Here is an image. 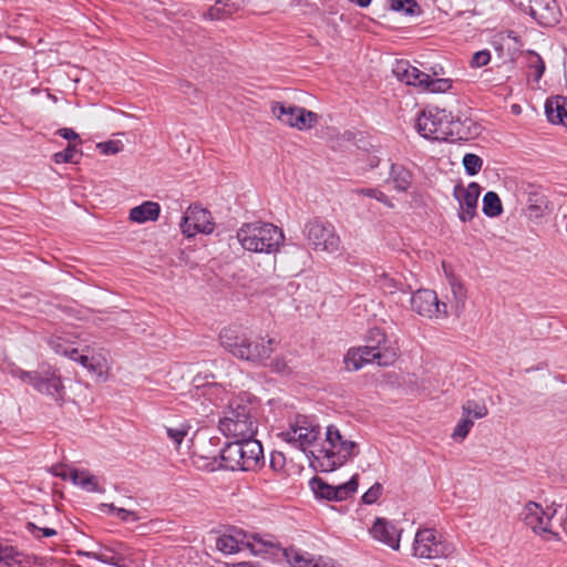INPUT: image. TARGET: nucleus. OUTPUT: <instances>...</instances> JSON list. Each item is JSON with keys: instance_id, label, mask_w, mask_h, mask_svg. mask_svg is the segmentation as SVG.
Returning <instances> with one entry per match:
<instances>
[{"instance_id": "1", "label": "nucleus", "mask_w": 567, "mask_h": 567, "mask_svg": "<svg viewBox=\"0 0 567 567\" xmlns=\"http://www.w3.org/2000/svg\"><path fill=\"white\" fill-rule=\"evenodd\" d=\"M258 429V402L249 393L243 392L234 396L224 416L219 420V430L234 439L254 437Z\"/></svg>"}, {"instance_id": "2", "label": "nucleus", "mask_w": 567, "mask_h": 567, "mask_svg": "<svg viewBox=\"0 0 567 567\" xmlns=\"http://www.w3.org/2000/svg\"><path fill=\"white\" fill-rule=\"evenodd\" d=\"M221 347L237 359L254 364H265L271 357L275 340L271 338H252L238 327L224 328L219 333Z\"/></svg>"}, {"instance_id": "3", "label": "nucleus", "mask_w": 567, "mask_h": 567, "mask_svg": "<svg viewBox=\"0 0 567 567\" xmlns=\"http://www.w3.org/2000/svg\"><path fill=\"white\" fill-rule=\"evenodd\" d=\"M359 454V445L346 439L336 425H328L322 447L315 456L321 472H332Z\"/></svg>"}, {"instance_id": "4", "label": "nucleus", "mask_w": 567, "mask_h": 567, "mask_svg": "<svg viewBox=\"0 0 567 567\" xmlns=\"http://www.w3.org/2000/svg\"><path fill=\"white\" fill-rule=\"evenodd\" d=\"M237 239L248 251L272 254L279 250L285 235L274 224L255 221L244 224L237 231Z\"/></svg>"}, {"instance_id": "5", "label": "nucleus", "mask_w": 567, "mask_h": 567, "mask_svg": "<svg viewBox=\"0 0 567 567\" xmlns=\"http://www.w3.org/2000/svg\"><path fill=\"white\" fill-rule=\"evenodd\" d=\"M216 548L226 555H231L247 548L255 556H260L268 554L272 548L279 549V543L271 535H248L243 529L231 528L216 538Z\"/></svg>"}, {"instance_id": "6", "label": "nucleus", "mask_w": 567, "mask_h": 567, "mask_svg": "<svg viewBox=\"0 0 567 567\" xmlns=\"http://www.w3.org/2000/svg\"><path fill=\"white\" fill-rule=\"evenodd\" d=\"M262 458V446L254 437L236 439L220 452L221 466L230 471H252Z\"/></svg>"}, {"instance_id": "7", "label": "nucleus", "mask_w": 567, "mask_h": 567, "mask_svg": "<svg viewBox=\"0 0 567 567\" xmlns=\"http://www.w3.org/2000/svg\"><path fill=\"white\" fill-rule=\"evenodd\" d=\"M393 74L398 80L408 84L420 86L431 93H444L452 86L450 79H432L427 73L420 71L410 64L409 61H398L393 68Z\"/></svg>"}, {"instance_id": "8", "label": "nucleus", "mask_w": 567, "mask_h": 567, "mask_svg": "<svg viewBox=\"0 0 567 567\" xmlns=\"http://www.w3.org/2000/svg\"><path fill=\"white\" fill-rule=\"evenodd\" d=\"M556 509L551 507L543 508L538 503L528 502L524 506L520 517L525 525L543 539L559 540V533L555 529L553 524Z\"/></svg>"}, {"instance_id": "9", "label": "nucleus", "mask_w": 567, "mask_h": 567, "mask_svg": "<svg viewBox=\"0 0 567 567\" xmlns=\"http://www.w3.org/2000/svg\"><path fill=\"white\" fill-rule=\"evenodd\" d=\"M320 435V426L307 415H297L289 422V427L278 436L292 447L306 451Z\"/></svg>"}, {"instance_id": "10", "label": "nucleus", "mask_w": 567, "mask_h": 567, "mask_svg": "<svg viewBox=\"0 0 567 567\" xmlns=\"http://www.w3.org/2000/svg\"><path fill=\"white\" fill-rule=\"evenodd\" d=\"M306 236L316 251L336 254L339 251L341 240L336 227L326 220L313 219L306 225Z\"/></svg>"}, {"instance_id": "11", "label": "nucleus", "mask_w": 567, "mask_h": 567, "mask_svg": "<svg viewBox=\"0 0 567 567\" xmlns=\"http://www.w3.org/2000/svg\"><path fill=\"white\" fill-rule=\"evenodd\" d=\"M413 551L416 557L435 559L447 557L454 551L451 543L442 539L432 528L419 529L413 543Z\"/></svg>"}, {"instance_id": "12", "label": "nucleus", "mask_w": 567, "mask_h": 567, "mask_svg": "<svg viewBox=\"0 0 567 567\" xmlns=\"http://www.w3.org/2000/svg\"><path fill=\"white\" fill-rule=\"evenodd\" d=\"M140 550L130 547L124 543H115L112 546H103L99 551H89V558L99 560L114 567H137Z\"/></svg>"}, {"instance_id": "13", "label": "nucleus", "mask_w": 567, "mask_h": 567, "mask_svg": "<svg viewBox=\"0 0 567 567\" xmlns=\"http://www.w3.org/2000/svg\"><path fill=\"white\" fill-rule=\"evenodd\" d=\"M416 128L423 137L433 141H447L452 135L445 111L437 109L422 111L416 121Z\"/></svg>"}, {"instance_id": "14", "label": "nucleus", "mask_w": 567, "mask_h": 567, "mask_svg": "<svg viewBox=\"0 0 567 567\" xmlns=\"http://www.w3.org/2000/svg\"><path fill=\"white\" fill-rule=\"evenodd\" d=\"M271 112L282 124L300 131L311 128L318 122V115L315 112L280 102L272 103Z\"/></svg>"}, {"instance_id": "15", "label": "nucleus", "mask_w": 567, "mask_h": 567, "mask_svg": "<svg viewBox=\"0 0 567 567\" xmlns=\"http://www.w3.org/2000/svg\"><path fill=\"white\" fill-rule=\"evenodd\" d=\"M411 308L422 317L442 319L447 317V306L440 302L436 292L431 289H419L411 297Z\"/></svg>"}, {"instance_id": "16", "label": "nucleus", "mask_w": 567, "mask_h": 567, "mask_svg": "<svg viewBox=\"0 0 567 567\" xmlns=\"http://www.w3.org/2000/svg\"><path fill=\"white\" fill-rule=\"evenodd\" d=\"M214 228L210 212L197 205L187 208L181 223L182 233L188 238L197 233L212 234Z\"/></svg>"}, {"instance_id": "17", "label": "nucleus", "mask_w": 567, "mask_h": 567, "mask_svg": "<svg viewBox=\"0 0 567 567\" xmlns=\"http://www.w3.org/2000/svg\"><path fill=\"white\" fill-rule=\"evenodd\" d=\"M310 485L317 497L340 502L351 497L357 492L359 475L354 474L350 481L338 486L329 485L323 480L315 477L311 480Z\"/></svg>"}, {"instance_id": "18", "label": "nucleus", "mask_w": 567, "mask_h": 567, "mask_svg": "<svg viewBox=\"0 0 567 567\" xmlns=\"http://www.w3.org/2000/svg\"><path fill=\"white\" fill-rule=\"evenodd\" d=\"M480 194L481 187L477 183H471L467 187H454V196L460 205L458 217L462 221H468L476 215Z\"/></svg>"}, {"instance_id": "19", "label": "nucleus", "mask_w": 567, "mask_h": 567, "mask_svg": "<svg viewBox=\"0 0 567 567\" xmlns=\"http://www.w3.org/2000/svg\"><path fill=\"white\" fill-rule=\"evenodd\" d=\"M33 388L38 392L47 394L56 401L62 400L64 395L62 379L58 370L51 367L38 373Z\"/></svg>"}, {"instance_id": "20", "label": "nucleus", "mask_w": 567, "mask_h": 567, "mask_svg": "<svg viewBox=\"0 0 567 567\" xmlns=\"http://www.w3.org/2000/svg\"><path fill=\"white\" fill-rule=\"evenodd\" d=\"M530 16L544 27H553L559 21L560 10L556 0H529Z\"/></svg>"}, {"instance_id": "21", "label": "nucleus", "mask_w": 567, "mask_h": 567, "mask_svg": "<svg viewBox=\"0 0 567 567\" xmlns=\"http://www.w3.org/2000/svg\"><path fill=\"white\" fill-rule=\"evenodd\" d=\"M370 532L373 538L377 540L386 544L393 549H399L400 535L398 529L388 520L383 518H377Z\"/></svg>"}, {"instance_id": "22", "label": "nucleus", "mask_w": 567, "mask_h": 567, "mask_svg": "<svg viewBox=\"0 0 567 567\" xmlns=\"http://www.w3.org/2000/svg\"><path fill=\"white\" fill-rule=\"evenodd\" d=\"M546 115L553 124H561L567 127V99L555 96L548 99L545 104Z\"/></svg>"}, {"instance_id": "23", "label": "nucleus", "mask_w": 567, "mask_h": 567, "mask_svg": "<svg viewBox=\"0 0 567 567\" xmlns=\"http://www.w3.org/2000/svg\"><path fill=\"white\" fill-rule=\"evenodd\" d=\"M161 207L155 202H145L130 212V219L135 223L154 221L159 217Z\"/></svg>"}, {"instance_id": "24", "label": "nucleus", "mask_w": 567, "mask_h": 567, "mask_svg": "<svg viewBox=\"0 0 567 567\" xmlns=\"http://www.w3.org/2000/svg\"><path fill=\"white\" fill-rule=\"evenodd\" d=\"M367 342L374 350V352H380L381 354L384 348H392L395 352V359L399 355V348L396 342L390 340L385 332L380 328H371L368 331Z\"/></svg>"}, {"instance_id": "25", "label": "nucleus", "mask_w": 567, "mask_h": 567, "mask_svg": "<svg viewBox=\"0 0 567 567\" xmlns=\"http://www.w3.org/2000/svg\"><path fill=\"white\" fill-rule=\"evenodd\" d=\"M277 551H282L284 556L286 557L287 561L290 564L291 567H315V558L310 556L308 553H301L292 547L290 548H282L279 545L278 548H272L269 550V553L275 554Z\"/></svg>"}, {"instance_id": "26", "label": "nucleus", "mask_w": 567, "mask_h": 567, "mask_svg": "<svg viewBox=\"0 0 567 567\" xmlns=\"http://www.w3.org/2000/svg\"><path fill=\"white\" fill-rule=\"evenodd\" d=\"M359 351H362V357L367 359V363L377 361L381 367H388L395 362V352L392 348L383 349L382 353L374 352V350L369 346L357 348Z\"/></svg>"}, {"instance_id": "27", "label": "nucleus", "mask_w": 567, "mask_h": 567, "mask_svg": "<svg viewBox=\"0 0 567 567\" xmlns=\"http://www.w3.org/2000/svg\"><path fill=\"white\" fill-rule=\"evenodd\" d=\"M238 9L239 6L234 1L216 0L204 16L209 20H223L233 16Z\"/></svg>"}, {"instance_id": "28", "label": "nucleus", "mask_w": 567, "mask_h": 567, "mask_svg": "<svg viewBox=\"0 0 567 567\" xmlns=\"http://www.w3.org/2000/svg\"><path fill=\"white\" fill-rule=\"evenodd\" d=\"M69 477L73 484L81 486L87 492H99V482L96 477L89 473L86 470L72 468L69 472Z\"/></svg>"}, {"instance_id": "29", "label": "nucleus", "mask_w": 567, "mask_h": 567, "mask_svg": "<svg viewBox=\"0 0 567 567\" xmlns=\"http://www.w3.org/2000/svg\"><path fill=\"white\" fill-rule=\"evenodd\" d=\"M49 347L56 353L69 359H74V354H78V349L74 347V342L62 336H51L48 339Z\"/></svg>"}, {"instance_id": "30", "label": "nucleus", "mask_w": 567, "mask_h": 567, "mask_svg": "<svg viewBox=\"0 0 567 567\" xmlns=\"http://www.w3.org/2000/svg\"><path fill=\"white\" fill-rule=\"evenodd\" d=\"M483 213L488 217H497L503 213L501 198L495 192H487L484 195Z\"/></svg>"}, {"instance_id": "31", "label": "nucleus", "mask_w": 567, "mask_h": 567, "mask_svg": "<svg viewBox=\"0 0 567 567\" xmlns=\"http://www.w3.org/2000/svg\"><path fill=\"white\" fill-rule=\"evenodd\" d=\"M463 415L468 419H483L487 415L488 410L485 405V403L475 401V400H468L466 401L462 406Z\"/></svg>"}, {"instance_id": "32", "label": "nucleus", "mask_w": 567, "mask_h": 567, "mask_svg": "<svg viewBox=\"0 0 567 567\" xmlns=\"http://www.w3.org/2000/svg\"><path fill=\"white\" fill-rule=\"evenodd\" d=\"M343 363L348 371H358L367 364V359L362 357V351L352 348L344 355Z\"/></svg>"}, {"instance_id": "33", "label": "nucleus", "mask_w": 567, "mask_h": 567, "mask_svg": "<svg viewBox=\"0 0 567 567\" xmlns=\"http://www.w3.org/2000/svg\"><path fill=\"white\" fill-rule=\"evenodd\" d=\"M527 68L534 71V80L539 81L545 72V62L539 54L527 51L525 54Z\"/></svg>"}, {"instance_id": "34", "label": "nucleus", "mask_w": 567, "mask_h": 567, "mask_svg": "<svg viewBox=\"0 0 567 567\" xmlns=\"http://www.w3.org/2000/svg\"><path fill=\"white\" fill-rule=\"evenodd\" d=\"M392 183L393 187L399 192H404L409 188L411 184L410 173L403 168L396 169L394 166L392 167Z\"/></svg>"}, {"instance_id": "35", "label": "nucleus", "mask_w": 567, "mask_h": 567, "mask_svg": "<svg viewBox=\"0 0 567 567\" xmlns=\"http://www.w3.org/2000/svg\"><path fill=\"white\" fill-rule=\"evenodd\" d=\"M21 556L22 553L18 551L14 547L0 544V563L7 566L21 564Z\"/></svg>"}, {"instance_id": "36", "label": "nucleus", "mask_w": 567, "mask_h": 567, "mask_svg": "<svg viewBox=\"0 0 567 567\" xmlns=\"http://www.w3.org/2000/svg\"><path fill=\"white\" fill-rule=\"evenodd\" d=\"M81 155V152L74 145L69 144L64 151L55 153L53 159L56 164L78 163V158Z\"/></svg>"}, {"instance_id": "37", "label": "nucleus", "mask_w": 567, "mask_h": 567, "mask_svg": "<svg viewBox=\"0 0 567 567\" xmlns=\"http://www.w3.org/2000/svg\"><path fill=\"white\" fill-rule=\"evenodd\" d=\"M526 207V216L528 218H539L544 215L546 208V200L543 197L529 198Z\"/></svg>"}, {"instance_id": "38", "label": "nucleus", "mask_w": 567, "mask_h": 567, "mask_svg": "<svg viewBox=\"0 0 567 567\" xmlns=\"http://www.w3.org/2000/svg\"><path fill=\"white\" fill-rule=\"evenodd\" d=\"M463 165L466 173L471 176H474L481 171L483 161L476 154L467 153L463 157Z\"/></svg>"}, {"instance_id": "39", "label": "nucleus", "mask_w": 567, "mask_h": 567, "mask_svg": "<svg viewBox=\"0 0 567 567\" xmlns=\"http://www.w3.org/2000/svg\"><path fill=\"white\" fill-rule=\"evenodd\" d=\"M353 193H355L357 195H362V196H367L370 198H374L378 202L384 204L385 206H388L390 208L393 207V204L388 198V196L378 188H358V189L353 190Z\"/></svg>"}, {"instance_id": "40", "label": "nucleus", "mask_w": 567, "mask_h": 567, "mask_svg": "<svg viewBox=\"0 0 567 567\" xmlns=\"http://www.w3.org/2000/svg\"><path fill=\"white\" fill-rule=\"evenodd\" d=\"M473 425L474 421L463 415V417L457 422L456 426L454 427L452 437L457 441H463L468 435Z\"/></svg>"}, {"instance_id": "41", "label": "nucleus", "mask_w": 567, "mask_h": 567, "mask_svg": "<svg viewBox=\"0 0 567 567\" xmlns=\"http://www.w3.org/2000/svg\"><path fill=\"white\" fill-rule=\"evenodd\" d=\"M375 282L386 293H394L398 289V282L385 272L377 275Z\"/></svg>"}, {"instance_id": "42", "label": "nucleus", "mask_w": 567, "mask_h": 567, "mask_svg": "<svg viewBox=\"0 0 567 567\" xmlns=\"http://www.w3.org/2000/svg\"><path fill=\"white\" fill-rule=\"evenodd\" d=\"M189 425L183 423L177 427H166V434L178 446L187 435Z\"/></svg>"}, {"instance_id": "43", "label": "nucleus", "mask_w": 567, "mask_h": 567, "mask_svg": "<svg viewBox=\"0 0 567 567\" xmlns=\"http://www.w3.org/2000/svg\"><path fill=\"white\" fill-rule=\"evenodd\" d=\"M74 361L79 362L82 367H84L89 372L95 373L97 375L103 374V367L100 363H93L92 359H90L87 355L81 354H74Z\"/></svg>"}, {"instance_id": "44", "label": "nucleus", "mask_w": 567, "mask_h": 567, "mask_svg": "<svg viewBox=\"0 0 567 567\" xmlns=\"http://www.w3.org/2000/svg\"><path fill=\"white\" fill-rule=\"evenodd\" d=\"M383 487L380 483L373 484L363 495L362 503L367 505L374 504L382 495Z\"/></svg>"}, {"instance_id": "45", "label": "nucleus", "mask_w": 567, "mask_h": 567, "mask_svg": "<svg viewBox=\"0 0 567 567\" xmlns=\"http://www.w3.org/2000/svg\"><path fill=\"white\" fill-rule=\"evenodd\" d=\"M390 7L394 11H403L408 14H413L417 4L414 0H391Z\"/></svg>"}, {"instance_id": "46", "label": "nucleus", "mask_w": 567, "mask_h": 567, "mask_svg": "<svg viewBox=\"0 0 567 567\" xmlns=\"http://www.w3.org/2000/svg\"><path fill=\"white\" fill-rule=\"evenodd\" d=\"M97 148L104 155H114L120 153L123 150V144L120 141H107L97 144Z\"/></svg>"}, {"instance_id": "47", "label": "nucleus", "mask_w": 567, "mask_h": 567, "mask_svg": "<svg viewBox=\"0 0 567 567\" xmlns=\"http://www.w3.org/2000/svg\"><path fill=\"white\" fill-rule=\"evenodd\" d=\"M11 375L18 378L22 382L34 385L35 379L38 378V371H24L20 368H13L10 371Z\"/></svg>"}, {"instance_id": "48", "label": "nucleus", "mask_w": 567, "mask_h": 567, "mask_svg": "<svg viewBox=\"0 0 567 567\" xmlns=\"http://www.w3.org/2000/svg\"><path fill=\"white\" fill-rule=\"evenodd\" d=\"M11 375L18 378L22 382L34 385L35 379L38 378V371H24L20 368H13L10 371Z\"/></svg>"}, {"instance_id": "49", "label": "nucleus", "mask_w": 567, "mask_h": 567, "mask_svg": "<svg viewBox=\"0 0 567 567\" xmlns=\"http://www.w3.org/2000/svg\"><path fill=\"white\" fill-rule=\"evenodd\" d=\"M106 506L109 507L110 512H113L123 522H137L140 519L135 512L122 507H115L113 504Z\"/></svg>"}, {"instance_id": "50", "label": "nucleus", "mask_w": 567, "mask_h": 567, "mask_svg": "<svg viewBox=\"0 0 567 567\" xmlns=\"http://www.w3.org/2000/svg\"><path fill=\"white\" fill-rule=\"evenodd\" d=\"M27 530L29 533H31L35 538H41V537H52V536H55L58 533L55 529L53 528H49V527H39L37 526L34 523L32 522H29L27 524Z\"/></svg>"}, {"instance_id": "51", "label": "nucleus", "mask_w": 567, "mask_h": 567, "mask_svg": "<svg viewBox=\"0 0 567 567\" xmlns=\"http://www.w3.org/2000/svg\"><path fill=\"white\" fill-rule=\"evenodd\" d=\"M491 61V52L488 50L477 51L472 55L471 66L472 68H482L489 63Z\"/></svg>"}, {"instance_id": "52", "label": "nucleus", "mask_w": 567, "mask_h": 567, "mask_svg": "<svg viewBox=\"0 0 567 567\" xmlns=\"http://www.w3.org/2000/svg\"><path fill=\"white\" fill-rule=\"evenodd\" d=\"M286 465V457L281 452H274L270 456V466L276 472H281Z\"/></svg>"}, {"instance_id": "53", "label": "nucleus", "mask_w": 567, "mask_h": 567, "mask_svg": "<svg viewBox=\"0 0 567 567\" xmlns=\"http://www.w3.org/2000/svg\"><path fill=\"white\" fill-rule=\"evenodd\" d=\"M451 289L457 301L463 302L466 298V289L464 286L455 280L451 281Z\"/></svg>"}, {"instance_id": "54", "label": "nucleus", "mask_w": 567, "mask_h": 567, "mask_svg": "<svg viewBox=\"0 0 567 567\" xmlns=\"http://www.w3.org/2000/svg\"><path fill=\"white\" fill-rule=\"evenodd\" d=\"M271 369L275 372H286L288 371V363L285 358L277 357L270 363Z\"/></svg>"}, {"instance_id": "55", "label": "nucleus", "mask_w": 567, "mask_h": 567, "mask_svg": "<svg viewBox=\"0 0 567 567\" xmlns=\"http://www.w3.org/2000/svg\"><path fill=\"white\" fill-rule=\"evenodd\" d=\"M58 134L61 137L69 140V141L79 138V135L72 128H68V127L60 128L58 131Z\"/></svg>"}, {"instance_id": "56", "label": "nucleus", "mask_w": 567, "mask_h": 567, "mask_svg": "<svg viewBox=\"0 0 567 567\" xmlns=\"http://www.w3.org/2000/svg\"><path fill=\"white\" fill-rule=\"evenodd\" d=\"M220 391V388L216 383H210L205 386L203 394L207 396H212L213 394Z\"/></svg>"}, {"instance_id": "57", "label": "nucleus", "mask_w": 567, "mask_h": 567, "mask_svg": "<svg viewBox=\"0 0 567 567\" xmlns=\"http://www.w3.org/2000/svg\"><path fill=\"white\" fill-rule=\"evenodd\" d=\"M315 567H334V563L319 557L318 559H315Z\"/></svg>"}, {"instance_id": "58", "label": "nucleus", "mask_w": 567, "mask_h": 567, "mask_svg": "<svg viewBox=\"0 0 567 567\" xmlns=\"http://www.w3.org/2000/svg\"><path fill=\"white\" fill-rule=\"evenodd\" d=\"M349 1L358 4L361 8H365L371 3V0H349Z\"/></svg>"}, {"instance_id": "59", "label": "nucleus", "mask_w": 567, "mask_h": 567, "mask_svg": "<svg viewBox=\"0 0 567 567\" xmlns=\"http://www.w3.org/2000/svg\"><path fill=\"white\" fill-rule=\"evenodd\" d=\"M256 565L249 561H243L235 564L234 567H255Z\"/></svg>"}, {"instance_id": "60", "label": "nucleus", "mask_w": 567, "mask_h": 567, "mask_svg": "<svg viewBox=\"0 0 567 567\" xmlns=\"http://www.w3.org/2000/svg\"><path fill=\"white\" fill-rule=\"evenodd\" d=\"M513 111L514 112H518V106L517 105H513Z\"/></svg>"}, {"instance_id": "61", "label": "nucleus", "mask_w": 567, "mask_h": 567, "mask_svg": "<svg viewBox=\"0 0 567 567\" xmlns=\"http://www.w3.org/2000/svg\"><path fill=\"white\" fill-rule=\"evenodd\" d=\"M513 111L514 112H518V106L517 105H513Z\"/></svg>"}, {"instance_id": "62", "label": "nucleus", "mask_w": 567, "mask_h": 567, "mask_svg": "<svg viewBox=\"0 0 567 567\" xmlns=\"http://www.w3.org/2000/svg\"><path fill=\"white\" fill-rule=\"evenodd\" d=\"M255 567H257V566H255Z\"/></svg>"}]
</instances>
